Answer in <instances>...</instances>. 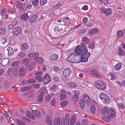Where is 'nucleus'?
<instances>
[{
	"label": "nucleus",
	"mask_w": 125,
	"mask_h": 125,
	"mask_svg": "<svg viewBox=\"0 0 125 125\" xmlns=\"http://www.w3.org/2000/svg\"><path fill=\"white\" fill-rule=\"evenodd\" d=\"M88 51L86 45L82 43L81 47L80 45H78L75 47V51L76 54H80L88 53Z\"/></svg>",
	"instance_id": "obj_1"
},
{
	"label": "nucleus",
	"mask_w": 125,
	"mask_h": 125,
	"mask_svg": "<svg viewBox=\"0 0 125 125\" xmlns=\"http://www.w3.org/2000/svg\"><path fill=\"white\" fill-rule=\"evenodd\" d=\"M95 86L101 90H104L106 88V86L104 82L101 80L96 81L94 84Z\"/></svg>",
	"instance_id": "obj_2"
},
{
	"label": "nucleus",
	"mask_w": 125,
	"mask_h": 125,
	"mask_svg": "<svg viewBox=\"0 0 125 125\" xmlns=\"http://www.w3.org/2000/svg\"><path fill=\"white\" fill-rule=\"evenodd\" d=\"M75 54H76L75 52L71 53L67 58L66 59L67 60L72 63H77V62H76L75 59V58L76 57Z\"/></svg>",
	"instance_id": "obj_3"
},
{
	"label": "nucleus",
	"mask_w": 125,
	"mask_h": 125,
	"mask_svg": "<svg viewBox=\"0 0 125 125\" xmlns=\"http://www.w3.org/2000/svg\"><path fill=\"white\" fill-rule=\"evenodd\" d=\"M79 55H82L80 57L81 61V62H87L89 56L91 55V53L88 52L83 54H78Z\"/></svg>",
	"instance_id": "obj_4"
},
{
	"label": "nucleus",
	"mask_w": 125,
	"mask_h": 125,
	"mask_svg": "<svg viewBox=\"0 0 125 125\" xmlns=\"http://www.w3.org/2000/svg\"><path fill=\"white\" fill-rule=\"evenodd\" d=\"M100 99L103 100L104 103L108 104L109 102L108 96L106 94L104 93H101L99 96Z\"/></svg>",
	"instance_id": "obj_5"
},
{
	"label": "nucleus",
	"mask_w": 125,
	"mask_h": 125,
	"mask_svg": "<svg viewBox=\"0 0 125 125\" xmlns=\"http://www.w3.org/2000/svg\"><path fill=\"white\" fill-rule=\"evenodd\" d=\"M51 81V78L50 75L48 74H46L43 78V83L44 84H46L49 83Z\"/></svg>",
	"instance_id": "obj_6"
},
{
	"label": "nucleus",
	"mask_w": 125,
	"mask_h": 125,
	"mask_svg": "<svg viewBox=\"0 0 125 125\" xmlns=\"http://www.w3.org/2000/svg\"><path fill=\"white\" fill-rule=\"evenodd\" d=\"M71 70L70 68H68L65 69L63 71V75L66 77H67L69 76L71 73Z\"/></svg>",
	"instance_id": "obj_7"
},
{
	"label": "nucleus",
	"mask_w": 125,
	"mask_h": 125,
	"mask_svg": "<svg viewBox=\"0 0 125 125\" xmlns=\"http://www.w3.org/2000/svg\"><path fill=\"white\" fill-rule=\"evenodd\" d=\"M21 28L18 27H15L13 30V34L16 36H17L21 33Z\"/></svg>",
	"instance_id": "obj_8"
},
{
	"label": "nucleus",
	"mask_w": 125,
	"mask_h": 125,
	"mask_svg": "<svg viewBox=\"0 0 125 125\" xmlns=\"http://www.w3.org/2000/svg\"><path fill=\"white\" fill-rule=\"evenodd\" d=\"M58 58V55L56 54H53L50 55L49 57L50 60L51 61H56Z\"/></svg>",
	"instance_id": "obj_9"
},
{
	"label": "nucleus",
	"mask_w": 125,
	"mask_h": 125,
	"mask_svg": "<svg viewBox=\"0 0 125 125\" xmlns=\"http://www.w3.org/2000/svg\"><path fill=\"white\" fill-rule=\"evenodd\" d=\"M108 115L110 116L111 117L113 118L114 117L115 114V112L114 109H109L108 112Z\"/></svg>",
	"instance_id": "obj_10"
},
{
	"label": "nucleus",
	"mask_w": 125,
	"mask_h": 125,
	"mask_svg": "<svg viewBox=\"0 0 125 125\" xmlns=\"http://www.w3.org/2000/svg\"><path fill=\"white\" fill-rule=\"evenodd\" d=\"M66 124L67 125H69L70 124L71 125V118L69 115L68 114H66L64 120Z\"/></svg>",
	"instance_id": "obj_11"
},
{
	"label": "nucleus",
	"mask_w": 125,
	"mask_h": 125,
	"mask_svg": "<svg viewBox=\"0 0 125 125\" xmlns=\"http://www.w3.org/2000/svg\"><path fill=\"white\" fill-rule=\"evenodd\" d=\"M90 73L93 75L95 77H99L100 76L98 71L96 69L92 70L90 71Z\"/></svg>",
	"instance_id": "obj_12"
},
{
	"label": "nucleus",
	"mask_w": 125,
	"mask_h": 125,
	"mask_svg": "<svg viewBox=\"0 0 125 125\" xmlns=\"http://www.w3.org/2000/svg\"><path fill=\"white\" fill-rule=\"evenodd\" d=\"M46 122L48 125H52V120L51 117L49 116H47L46 119Z\"/></svg>",
	"instance_id": "obj_13"
},
{
	"label": "nucleus",
	"mask_w": 125,
	"mask_h": 125,
	"mask_svg": "<svg viewBox=\"0 0 125 125\" xmlns=\"http://www.w3.org/2000/svg\"><path fill=\"white\" fill-rule=\"evenodd\" d=\"M23 6V4L19 1H17L16 2V6L20 10H21L22 9Z\"/></svg>",
	"instance_id": "obj_14"
},
{
	"label": "nucleus",
	"mask_w": 125,
	"mask_h": 125,
	"mask_svg": "<svg viewBox=\"0 0 125 125\" xmlns=\"http://www.w3.org/2000/svg\"><path fill=\"white\" fill-rule=\"evenodd\" d=\"M67 85L69 87H72L76 88L78 86L77 83L72 82L68 83Z\"/></svg>",
	"instance_id": "obj_15"
},
{
	"label": "nucleus",
	"mask_w": 125,
	"mask_h": 125,
	"mask_svg": "<svg viewBox=\"0 0 125 125\" xmlns=\"http://www.w3.org/2000/svg\"><path fill=\"white\" fill-rule=\"evenodd\" d=\"M11 73L14 76L16 77L18 74L17 69L16 68L13 67L12 68L11 70Z\"/></svg>",
	"instance_id": "obj_16"
},
{
	"label": "nucleus",
	"mask_w": 125,
	"mask_h": 125,
	"mask_svg": "<svg viewBox=\"0 0 125 125\" xmlns=\"http://www.w3.org/2000/svg\"><path fill=\"white\" fill-rule=\"evenodd\" d=\"M44 95V93L42 92L40 94L38 97L37 101L39 102H42L43 100V97Z\"/></svg>",
	"instance_id": "obj_17"
},
{
	"label": "nucleus",
	"mask_w": 125,
	"mask_h": 125,
	"mask_svg": "<svg viewBox=\"0 0 125 125\" xmlns=\"http://www.w3.org/2000/svg\"><path fill=\"white\" fill-rule=\"evenodd\" d=\"M108 76L111 78L110 79L111 80H116V75L114 73H110L108 74Z\"/></svg>",
	"instance_id": "obj_18"
},
{
	"label": "nucleus",
	"mask_w": 125,
	"mask_h": 125,
	"mask_svg": "<svg viewBox=\"0 0 125 125\" xmlns=\"http://www.w3.org/2000/svg\"><path fill=\"white\" fill-rule=\"evenodd\" d=\"M7 50L8 52L9 56H10L14 53V51L12 47H8L7 48Z\"/></svg>",
	"instance_id": "obj_19"
},
{
	"label": "nucleus",
	"mask_w": 125,
	"mask_h": 125,
	"mask_svg": "<svg viewBox=\"0 0 125 125\" xmlns=\"http://www.w3.org/2000/svg\"><path fill=\"white\" fill-rule=\"evenodd\" d=\"M32 112L33 113L35 116L37 118L40 117L41 116L40 112L38 111L32 110Z\"/></svg>",
	"instance_id": "obj_20"
},
{
	"label": "nucleus",
	"mask_w": 125,
	"mask_h": 125,
	"mask_svg": "<svg viewBox=\"0 0 125 125\" xmlns=\"http://www.w3.org/2000/svg\"><path fill=\"white\" fill-rule=\"evenodd\" d=\"M71 125H74L76 121V118L75 116L73 115L71 117Z\"/></svg>",
	"instance_id": "obj_21"
},
{
	"label": "nucleus",
	"mask_w": 125,
	"mask_h": 125,
	"mask_svg": "<svg viewBox=\"0 0 125 125\" xmlns=\"http://www.w3.org/2000/svg\"><path fill=\"white\" fill-rule=\"evenodd\" d=\"M61 119L59 118H56L54 120V125H61Z\"/></svg>",
	"instance_id": "obj_22"
},
{
	"label": "nucleus",
	"mask_w": 125,
	"mask_h": 125,
	"mask_svg": "<svg viewBox=\"0 0 125 125\" xmlns=\"http://www.w3.org/2000/svg\"><path fill=\"white\" fill-rule=\"evenodd\" d=\"M26 115L28 117L34 120L35 119V116L33 115L32 114L31 112L27 111L26 113Z\"/></svg>",
	"instance_id": "obj_23"
},
{
	"label": "nucleus",
	"mask_w": 125,
	"mask_h": 125,
	"mask_svg": "<svg viewBox=\"0 0 125 125\" xmlns=\"http://www.w3.org/2000/svg\"><path fill=\"white\" fill-rule=\"evenodd\" d=\"M21 18L24 21H26L28 20L29 18V16L28 14L26 13L22 14L21 16Z\"/></svg>",
	"instance_id": "obj_24"
},
{
	"label": "nucleus",
	"mask_w": 125,
	"mask_h": 125,
	"mask_svg": "<svg viewBox=\"0 0 125 125\" xmlns=\"http://www.w3.org/2000/svg\"><path fill=\"white\" fill-rule=\"evenodd\" d=\"M7 11L10 12L11 14H14L16 13V10L15 9L12 8L11 7H9L7 10Z\"/></svg>",
	"instance_id": "obj_25"
},
{
	"label": "nucleus",
	"mask_w": 125,
	"mask_h": 125,
	"mask_svg": "<svg viewBox=\"0 0 125 125\" xmlns=\"http://www.w3.org/2000/svg\"><path fill=\"white\" fill-rule=\"evenodd\" d=\"M9 62V59L7 58L3 59L1 62V64L3 66L7 65Z\"/></svg>",
	"instance_id": "obj_26"
},
{
	"label": "nucleus",
	"mask_w": 125,
	"mask_h": 125,
	"mask_svg": "<svg viewBox=\"0 0 125 125\" xmlns=\"http://www.w3.org/2000/svg\"><path fill=\"white\" fill-rule=\"evenodd\" d=\"M83 101L86 103H88L90 100V98L87 95H85L83 98Z\"/></svg>",
	"instance_id": "obj_27"
},
{
	"label": "nucleus",
	"mask_w": 125,
	"mask_h": 125,
	"mask_svg": "<svg viewBox=\"0 0 125 125\" xmlns=\"http://www.w3.org/2000/svg\"><path fill=\"white\" fill-rule=\"evenodd\" d=\"M39 54L38 52H35L31 53L28 55V56L29 57H37L39 56Z\"/></svg>",
	"instance_id": "obj_28"
},
{
	"label": "nucleus",
	"mask_w": 125,
	"mask_h": 125,
	"mask_svg": "<svg viewBox=\"0 0 125 125\" xmlns=\"http://www.w3.org/2000/svg\"><path fill=\"white\" fill-rule=\"evenodd\" d=\"M19 73L20 76H22L25 74V69L23 68H21L19 70Z\"/></svg>",
	"instance_id": "obj_29"
},
{
	"label": "nucleus",
	"mask_w": 125,
	"mask_h": 125,
	"mask_svg": "<svg viewBox=\"0 0 125 125\" xmlns=\"http://www.w3.org/2000/svg\"><path fill=\"white\" fill-rule=\"evenodd\" d=\"M72 93L74 94V95L79 97V95L81 93L80 91L78 90H74L72 91Z\"/></svg>",
	"instance_id": "obj_30"
},
{
	"label": "nucleus",
	"mask_w": 125,
	"mask_h": 125,
	"mask_svg": "<svg viewBox=\"0 0 125 125\" xmlns=\"http://www.w3.org/2000/svg\"><path fill=\"white\" fill-rule=\"evenodd\" d=\"M37 17L35 15L32 16L30 19V21L31 22L33 23L34 22L37 20Z\"/></svg>",
	"instance_id": "obj_31"
},
{
	"label": "nucleus",
	"mask_w": 125,
	"mask_h": 125,
	"mask_svg": "<svg viewBox=\"0 0 125 125\" xmlns=\"http://www.w3.org/2000/svg\"><path fill=\"white\" fill-rule=\"evenodd\" d=\"M121 64L120 63H118L115 67V69L116 71H118L121 68Z\"/></svg>",
	"instance_id": "obj_32"
},
{
	"label": "nucleus",
	"mask_w": 125,
	"mask_h": 125,
	"mask_svg": "<svg viewBox=\"0 0 125 125\" xmlns=\"http://www.w3.org/2000/svg\"><path fill=\"white\" fill-rule=\"evenodd\" d=\"M30 61V59L26 58L23 59L22 61V62L26 65L28 64Z\"/></svg>",
	"instance_id": "obj_33"
},
{
	"label": "nucleus",
	"mask_w": 125,
	"mask_h": 125,
	"mask_svg": "<svg viewBox=\"0 0 125 125\" xmlns=\"http://www.w3.org/2000/svg\"><path fill=\"white\" fill-rule=\"evenodd\" d=\"M26 54L24 52H20L18 54L17 57L19 59L23 58L25 56Z\"/></svg>",
	"instance_id": "obj_34"
},
{
	"label": "nucleus",
	"mask_w": 125,
	"mask_h": 125,
	"mask_svg": "<svg viewBox=\"0 0 125 125\" xmlns=\"http://www.w3.org/2000/svg\"><path fill=\"white\" fill-rule=\"evenodd\" d=\"M34 60L35 61H37L39 63H42L43 61L42 59L39 57L35 58H34Z\"/></svg>",
	"instance_id": "obj_35"
},
{
	"label": "nucleus",
	"mask_w": 125,
	"mask_h": 125,
	"mask_svg": "<svg viewBox=\"0 0 125 125\" xmlns=\"http://www.w3.org/2000/svg\"><path fill=\"white\" fill-rule=\"evenodd\" d=\"M98 31L97 29H93V30H90L89 32V34L91 35H93L96 33Z\"/></svg>",
	"instance_id": "obj_36"
},
{
	"label": "nucleus",
	"mask_w": 125,
	"mask_h": 125,
	"mask_svg": "<svg viewBox=\"0 0 125 125\" xmlns=\"http://www.w3.org/2000/svg\"><path fill=\"white\" fill-rule=\"evenodd\" d=\"M79 97L75 95H73L71 98V101L74 102H76L78 101Z\"/></svg>",
	"instance_id": "obj_37"
},
{
	"label": "nucleus",
	"mask_w": 125,
	"mask_h": 125,
	"mask_svg": "<svg viewBox=\"0 0 125 125\" xmlns=\"http://www.w3.org/2000/svg\"><path fill=\"white\" fill-rule=\"evenodd\" d=\"M28 45L26 43H24L21 46V49L22 50H25L27 49Z\"/></svg>",
	"instance_id": "obj_38"
},
{
	"label": "nucleus",
	"mask_w": 125,
	"mask_h": 125,
	"mask_svg": "<svg viewBox=\"0 0 125 125\" xmlns=\"http://www.w3.org/2000/svg\"><path fill=\"white\" fill-rule=\"evenodd\" d=\"M102 119L106 122H109L111 120V118L109 116H103L102 117Z\"/></svg>",
	"instance_id": "obj_39"
},
{
	"label": "nucleus",
	"mask_w": 125,
	"mask_h": 125,
	"mask_svg": "<svg viewBox=\"0 0 125 125\" xmlns=\"http://www.w3.org/2000/svg\"><path fill=\"white\" fill-rule=\"evenodd\" d=\"M82 40L83 42V44H84L88 43L89 41L88 38L86 37H84L82 39Z\"/></svg>",
	"instance_id": "obj_40"
},
{
	"label": "nucleus",
	"mask_w": 125,
	"mask_h": 125,
	"mask_svg": "<svg viewBox=\"0 0 125 125\" xmlns=\"http://www.w3.org/2000/svg\"><path fill=\"white\" fill-rule=\"evenodd\" d=\"M105 14L106 15L108 16L110 15L112 13V11L109 8L106 9Z\"/></svg>",
	"instance_id": "obj_41"
},
{
	"label": "nucleus",
	"mask_w": 125,
	"mask_h": 125,
	"mask_svg": "<svg viewBox=\"0 0 125 125\" xmlns=\"http://www.w3.org/2000/svg\"><path fill=\"white\" fill-rule=\"evenodd\" d=\"M62 3L60 2H59L54 6L53 7V8L55 9H57L61 7L62 6Z\"/></svg>",
	"instance_id": "obj_42"
},
{
	"label": "nucleus",
	"mask_w": 125,
	"mask_h": 125,
	"mask_svg": "<svg viewBox=\"0 0 125 125\" xmlns=\"http://www.w3.org/2000/svg\"><path fill=\"white\" fill-rule=\"evenodd\" d=\"M17 122L19 125H26L25 123L20 119H17Z\"/></svg>",
	"instance_id": "obj_43"
},
{
	"label": "nucleus",
	"mask_w": 125,
	"mask_h": 125,
	"mask_svg": "<svg viewBox=\"0 0 125 125\" xmlns=\"http://www.w3.org/2000/svg\"><path fill=\"white\" fill-rule=\"evenodd\" d=\"M32 88L31 86H27L23 88L21 90L22 92L28 91Z\"/></svg>",
	"instance_id": "obj_44"
},
{
	"label": "nucleus",
	"mask_w": 125,
	"mask_h": 125,
	"mask_svg": "<svg viewBox=\"0 0 125 125\" xmlns=\"http://www.w3.org/2000/svg\"><path fill=\"white\" fill-rule=\"evenodd\" d=\"M82 100H81L80 101V104L81 107L82 108H84L85 106V103Z\"/></svg>",
	"instance_id": "obj_45"
},
{
	"label": "nucleus",
	"mask_w": 125,
	"mask_h": 125,
	"mask_svg": "<svg viewBox=\"0 0 125 125\" xmlns=\"http://www.w3.org/2000/svg\"><path fill=\"white\" fill-rule=\"evenodd\" d=\"M53 71L55 72H58L60 70V68L58 66H55L53 67Z\"/></svg>",
	"instance_id": "obj_46"
},
{
	"label": "nucleus",
	"mask_w": 125,
	"mask_h": 125,
	"mask_svg": "<svg viewBox=\"0 0 125 125\" xmlns=\"http://www.w3.org/2000/svg\"><path fill=\"white\" fill-rule=\"evenodd\" d=\"M94 47V44L93 42H90L89 43L88 47L90 49H93Z\"/></svg>",
	"instance_id": "obj_47"
},
{
	"label": "nucleus",
	"mask_w": 125,
	"mask_h": 125,
	"mask_svg": "<svg viewBox=\"0 0 125 125\" xmlns=\"http://www.w3.org/2000/svg\"><path fill=\"white\" fill-rule=\"evenodd\" d=\"M20 62L18 61H16L13 62L12 64V66H18L20 65Z\"/></svg>",
	"instance_id": "obj_48"
},
{
	"label": "nucleus",
	"mask_w": 125,
	"mask_h": 125,
	"mask_svg": "<svg viewBox=\"0 0 125 125\" xmlns=\"http://www.w3.org/2000/svg\"><path fill=\"white\" fill-rule=\"evenodd\" d=\"M39 0H32V3L34 6H36L38 4Z\"/></svg>",
	"instance_id": "obj_49"
},
{
	"label": "nucleus",
	"mask_w": 125,
	"mask_h": 125,
	"mask_svg": "<svg viewBox=\"0 0 125 125\" xmlns=\"http://www.w3.org/2000/svg\"><path fill=\"white\" fill-rule=\"evenodd\" d=\"M117 105L120 109H124L125 108V106L121 103H119L117 104Z\"/></svg>",
	"instance_id": "obj_50"
},
{
	"label": "nucleus",
	"mask_w": 125,
	"mask_h": 125,
	"mask_svg": "<svg viewBox=\"0 0 125 125\" xmlns=\"http://www.w3.org/2000/svg\"><path fill=\"white\" fill-rule=\"evenodd\" d=\"M35 79L37 81L40 82L42 80V77L41 76H38L35 77Z\"/></svg>",
	"instance_id": "obj_51"
},
{
	"label": "nucleus",
	"mask_w": 125,
	"mask_h": 125,
	"mask_svg": "<svg viewBox=\"0 0 125 125\" xmlns=\"http://www.w3.org/2000/svg\"><path fill=\"white\" fill-rule=\"evenodd\" d=\"M117 35L118 37H121L123 35V32L121 31H120L117 32Z\"/></svg>",
	"instance_id": "obj_52"
},
{
	"label": "nucleus",
	"mask_w": 125,
	"mask_h": 125,
	"mask_svg": "<svg viewBox=\"0 0 125 125\" xmlns=\"http://www.w3.org/2000/svg\"><path fill=\"white\" fill-rule=\"evenodd\" d=\"M47 0H41L40 1V4L42 5H44L47 3Z\"/></svg>",
	"instance_id": "obj_53"
},
{
	"label": "nucleus",
	"mask_w": 125,
	"mask_h": 125,
	"mask_svg": "<svg viewBox=\"0 0 125 125\" xmlns=\"http://www.w3.org/2000/svg\"><path fill=\"white\" fill-rule=\"evenodd\" d=\"M52 79L54 81L57 82L59 80V78L58 76H55L52 77Z\"/></svg>",
	"instance_id": "obj_54"
},
{
	"label": "nucleus",
	"mask_w": 125,
	"mask_h": 125,
	"mask_svg": "<svg viewBox=\"0 0 125 125\" xmlns=\"http://www.w3.org/2000/svg\"><path fill=\"white\" fill-rule=\"evenodd\" d=\"M51 99V96L49 95H47L45 98V100L46 102H49Z\"/></svg>",
	"instance_id": "obj_55"
},
{
	"label": "nucleus",
	"mask_w": 125,
	"mask_h": 125,
	"mask_svg": "<svg viewBox=\"0 0 125 125\" xmlns=\"http://www.w3.org/2000/svg\"><path fill=\"white\" fill-rule=\"evenodd\" d=\"M108 110L107 108H104L102 110V113L104 115L107 113Z\"/></svg>",
	"instance_id": "obj_56"
},
{
	"label": "nucleus",
	"mask_w": 125,
	"mask_h": 125,
	"mask_svg": "<svg viewBox=\"0 0 125 125\" xmlns=\"http://www.w3.org/2000/svg\"><path fill=\"white\" fill-rule=\"evenodd\" d=\"M1 41L2 43L3 44H4L7 42V38L5 37L1 39Z\"/></svg>",
	"instance_id": "obj_57"
},
{
	"label": "nucleus",
	"mask_w": 125,
	"mask_h": 125,
	"mask_svg": "<svg viewBox=\"0 0 125 125\" xmlns=\"http://www.w3.org/2000/svg\"><path fill=\"white\" fill-rule=\"evenodd\" d=\"M82 124L83 125H87L88 124V122L86 119L83 120L82 121Z\"/></svg>",
	"instance_id": "obj_58"
},
{
	"label": "nucleus",
	"mask_w": 125,
	"mask_h": 125,
	"mask_svg": "<svg viewBox=\"0 0 125 125\" xmlns=\"http://www.w3.org/2000/svg\"><path fill=\"white\" fill-rule=\"evenodd\" d=\"M118 53L119 55L120 56H121L123 53V52L121 48H119Z\"/></svg>",
	"instance_id": "obj_59"
},
{
	"label": "nucleus",
	"mask_w": 125,
	"mask_h": 125,
	"mask_svg": "<svg viewBox=\"0 0 125 125\" xmlns=\"http://www.w3.org/2000/svg\"><path fill=\"white\" fill-rule=\"evenodd\" d=\"M5 31V30L3 28H0V34L3 35L4 34Z\"/></svg>",
	"instance_id": "obj_60"
},
{
	"label": "nucleus",
	"mask_w": 125,
	"mask_h": 125,
	"mask_svg": "<svg viewBox=\"0 0 125 125\" xmlns=\"http://www.w3.org/2000/svg\"><path fill=\"white\" fill-rule=\"evenodd\" d=\"M68 104L67 101H65L62 102L61 103V106L62 107H64Z\"/></svg>",
	"instance_id": "obj_61"
},
{
	"label": "nucleus",
	"mask_w": 125,
	"mask_h": 125,
	"mask_svg": "<svg viewBox=\"0 0 125 125\" xmlns=\"http://www.w3.org/2000/svg\"><path fill=\"white\" fill-rule=\"evenodd\" d=\"M28 83H31L35 82V81L33 79H31L28 80L27 81Z\"/></svg>",
	"instance_id": "obj_62"
},
{
	"label": "nucleus",
	"mask_w": 125,
	"mask_h": 125,
	"mask_svg": "<svg viewBox=\"0 0 125 125\" xmlns=\"http://www.w3.org/2000/svg\"><path fill=\"white\" fill-rule=\"evenodd\" d=\"M95 107L94 105L92 106L91 107V110L92 113H94L95 111Z\"/></svg>",
	"instance_id": "obj_63"
},
{
	"label": "nucleus",
	"mask_w": 125,
	"mask_h": 125,
	"mask_svg": "<svg viewBox=\"0 0 125 125\" xmlns=\"http://www.w3.org/2000/svg\"><path fill=\"white\" fill-rule=\"evenodd\" d=\"M66 97V95L64 94H62L60 96V98L61 100L65 99Z\"/></svg>",
	"instance_id": "obj_64"
}]
</instances>
